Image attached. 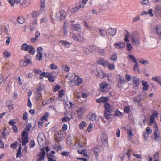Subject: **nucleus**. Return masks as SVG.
Wrapping results in <instances>:
<instances>
[{
  "label": "nucleus",
  "mask_w": 161,
  "mask_h": 161,
  "mask_svg": "<svg viewBox=\"0 0 161 161\" xmlns=\"http://www.w3.org/2000/svg\"><path fill=\"white\" fill-rule=\"evenodd\" d=\"M72 37L75 41L82 42L84 40L83 34L82 32L75 34H73Z\"/></svg>",
  "instance_id": "obj_1"
},
{
  "label": "nucleus",
  "mask_w": 161,
  "mask_h": 161,
  "mask_svg": "<svg viewBox=\"0 0 161 161\" xmlns=\"http://www.w3.org/2000/svg\"><path fill=\"white\" fill-rule=\"evenodd\" d=\"M64 132L62 130H60L55 133L54 135L55 140L58 142L63 140L64 137Z\"/></svg>",
  "instance_id": "obj_2"
},
{
  "label": "nucleus",
  "mask_w": 161,
  "mask_h": 161,
  "mask_svg": "<svg viewBox=\"0 0 161 161\" xmlns=\"http://www.w3.org/2000/svg\"><path fill=\"white\" fill-rule=\"evenodd\" d=\"M130 37V33L128 31H127L125 39L124 41L125 42H127L126 45V48L129 51H131L132 48V46L131 43H129V38Z\"/></svg>",
  "instance_id": "obj_3"
},
{
  "label": "nucleus",
  "mask_w": 161,
  "mask_h": 161,
  "mask_svg": "<svg viewBox=\"0 0 161 161\" xmlns=\"http://www.w3.org/2000/svg\"><path fill=\"white\" fill-rule=\"evenodd\" d=\"M21 135L22 144L23 146H25L26 144L28 142V134L26 131L24 130L22 132Z\"/></svg>",
  "instance_id": "obj_4"
},
{
  "label": "nucleus",
  "mask_w": 161,
  "mask_h": 161,
  "mask_svg": "<svg viewBox=\"0 0 161 161\" xmlns=\"http://www.w3.org/2000/svg\"><path fill=\"white\" fill-rule=\"evenodd\" d=\"M154 129L153 131V135L154 136V139L156 141H158L160 139V134L159 132L158 125L155 123Z\"/></svg>",
  "instance_id": "obj_5"
},
{
  "label": "nucleus",
  "mask_w": 161,
  "mask_h": 161,
  "mask_svg": "<svg viewBox=\"0 0 161 161\" xmlns=\"http://www.w3.org/2000/svg\"><path fill=\"white\" fill-rule=\"evenodd\" d=\"M84 52L86 55H89L95 51L96 48L94 46L84 47H82Z\"/></svg>",
  "instance_id": "obj_6"
},
{
  "label": "nucleus",
  "mask_w": 161,
  "mask_h": 161,
  "mask_svg": "<svg viewBox=\"0 0 161 161\" xmlns=\"http://www.w3.org/2000/svg\"><path fill=\"white\" fill-rule=\"evenodd\" d=\"M66 12L64 10H62L57 13L56 15V18L58 20H64L65 17Z\"/></svg>",
  "instance_id": "obj_7"
},
{
  "label": "nucleus",
  "mask_w": 161,
  "mask_h": 161,
  "mask_svg": "<svg viewBox=\"0 0 161 161\" xmlns=\"http://www.w3.org/2000/svg\"><path fill=\"white\" fill-rule=\"evenodd\" d=\"M45 135L43 133H40L37 137V141L39 145L40 146H43L44 144Z\"/></svg>",
  "instance_id": "obj_8"
},
{
  "label": "nucleus",
  "mask_w": 161,
  "mask_h": 161,
  "mask_svg": "<svg viewBox=\"0 0 161 161\" xmlns=\"http://www.w3.org/2000/svg\"><path fill=\"white\" fill-rule=\"evenodd\" d=\"M81 3L80 2L76 3L75 7L71 10V12L72 13H75L78 11L80 8H84L85 6H84V5H82Z\"/></svg>",
  "instance_id": "obj_9"
},
{
  "label": "nucleus",
  "mask_w": 161,
  "mask_h": 161,
  "mask_svg": "<svg viewBox=\"0 0 161 161\" xmlns=\"http://www.w3.org/2000/svg\"><path fill=\"white\" fill-rule=\"evenodd\" d=\"M45 151L44 149L41 150V152L36 156V158L37 159V161H42L44 159V155L45 154Z\"/></svg>",
  "instance_id": "obj_10"
},
{
  "label": "nucleus",
  "mask_w": 161,
  "mask_h": 161,
  "mask_svg": "<svg viewBox=\"0 0 161 161\" xmlns=\"http://www.w3.org/2000/svg\"><path fill=\"white\" fill-rule=\"evenodd\" d=\"M108 86V84L107 81L101 83L99 85L100 91L103 92L106 91Z\"/></svg>",
  "instance_id": "obj_11"
},
{
  "label": "nucleus",
  "mask_w": 161,
  "mask_h": 161,
  "mask_svg": "<svg viewBox=\"0 0 161 161\" xmlns=\"http://www.w3.org/2000/svg\"><path fill=\"white\" fill-rule=\"evenodd\" d=\"M101 140L103 144L105 146H108V138L105 134H102Z\"/></svg>",
  "instance_id": "obj_12"
},
{
  "label": "nucleus",
  "mask_w": 161,
  "mask_h": 161,
  "mask_svg": "<svg viewBox=\"0 0 161 161\" xmlns=\"http://www.w3.org/2000/svg\"><path fill=\"white\" fill-rule=\"evenodd\" d=\"M55 153V151H52L51 152V153L47 154L48 161H56V157L54 155Z\"/></svg>",
  "instance_id": "obj_13"
},
{
  "label": "nucleus",
  "mask_w": 161,
  "mask_h": 161,
  "mask_svg": "<svg viewBox=\"0 0 161 161\" xmlns=\"http://www.w3.org/2000/svg\"><path fill=\"white\" fill-rule=\"evenodd\" d=\"M154 12L157 16H161V5H157L155 7Z\"/></svg>",
  "instance_id": "obj_14"
},
{
  "label": "nucleus",
  "mask_w": 161,
  "mask_h": 161,
  "mask_svg": "<svg viewBox=\"0 0 161 161\" xmlns=\"http://www.w3.org/2000/svg\"><path fill=\"white\" fill-rule=\"evenodd\" d=\"M133 86L135 87L138 86L140 85V79L135 76L132 77Z\"/></svg>",
  "instance_id": "obj_15"
},
{
  "label": "nucleus",
  "mask_w": 161,
  "mask_h": 161,
  "mask_svg": "<svg viewBox=\"0 0 161 161\" xmlns=\"http://www.w3.org/2000/svg\"><path fill=\"white\" fill-rule=\"evenodd\" d=\"M86 111V109L84 107H81L78 108L76 111L78 115V117L81 116Z\"/></svg>",
  "instance_id": "obj_16"
},
{
  "label": "nucleus",
  "mask_w": 161,
  "mask_h": 161,
  "mask_svg": "<svg viewBox=\"0 0 161 161\" xmlns=\"http://www.w3.org/2000/svg\"><path fill=\"white\" fill-rule=\"evenodd\" d=\"M108 99L107 97H101L99 99H96V102L99 103H106Z\"/></svg>",
  "instance_id": "obj_17"
},
{
  "label": "nucleus",
  "mask_w": 161,
  "mask_h": 161,
  "mask_svg": "<svg viewBox=\"0 0 161 161\" xmlns=\"http://www.w3.org/2000/svg\"><path fill=\"white\" fill-rule=\"evenodd\" d=\"M127 134L128 139L129 140H131L132 137L134 136V134L132 132V130L131 128H129L127 129Z\"/></svg>",
  "instance_id": "obj_18"
},
{
  "label": "nucleus",
  "mask_w": 161,
  "mask_h": 161,
  "mask_svg": "<svg viewBox=\"0 0 161 161\" xmlns=\"http://www.w3.org/2000/svg\"><path fill=\"white\" fill-rule=\"evenodd\" d=\"M101 147L97 146L93 148V152L95 156L97 157L101 152Z\"/></svg>",
  "instance_id": "obj_19"
},
{
  "label": "nucleus",
  "mask_w": 161,
  "mask_h": 161,
  "mask_svg": "<svg viewBox=\"0 0 161 161\" xmlns=\"http://www.w3.org/2000/svg\"><path fill=\"white\" fill-rule=\"evenodd\" d=\"M105 111L111 112L112 111V108L110 104L108 103H106L104 105Z\"/></svg>",
  "instance_id": "obj_20"
},
{
  "label": "nucleus",
  "mask_w": 161,
  "mask_h": 161,
  "mask_svg": "<svg viewBox=\"0 0 161 161\" xmlns=\"http://www.w3.org/2000/svg\"><path fill=\"white\" fill-rule=\"evenodd\" d=\"M36 91H39L40 92H43L44 93L46 92L45 90L44 89V85L42 83L39 84L38 87L36 89Z\"/></svg>",
  "instance_id": "obj_21"
},
{
  "label": "nucleus",
  "mask_w": 161,
  "mask_h": 161,
  "mask_svg": "<svg viewBox=\"0 0 161 161\" xmlns=\"http://www.w3.org/2000/svg\"><path fill=\"white\" fill-rule=\"evenodd\" d=\"M72 28L75 31H79L81 30L80 25L78 24H73L72 26Z\"/></svg>",
  "instance_id": "obj_22"
},
{
  "label": "nucleus",
  "mask_w": 161,
  "mask_h": 161,
  "mask_svg": "<svg viewBox=\"0 0 161 161\" xmlns=\"http://www.w3.org/2000/svg\"><path fill=\"white\" fill-rule=\"evenodd\" d=\"M99 33L101 36L104 37L107 35L106 31L101 29H99Z\"/></svg>",
  "instance_id": "obj_23"
},
{
  "label": "nucleus",
  "mask_w": 161,
  "mask_h": 161,
  "mask_svg": "<svg viewBox=\"0 0 161 161\" xmlns=\"http://www.w3.org/2000/svg\"><path fill=\"white\" fill-rule=\"evenodd\" d=\"M108 63L107 61L103 59H100L98 61V63L104 66H107L108 64Z\"/></svg>",
  "instance_id": "obj_24"
},
{
  "label": "nucleus",
  "mask_w": 161,
  "mask_h": 161,
  "mask_svg": "<svg viewBox=\"0 0 161 161\" xmlns=\"http://www.w3.org/2000/svg\"><path fill=\"white\" fill-rule=\"evenodd\" d=\"M152 80L157 81L161 86V77L158 76L153 77Z\"/></svg>",
  "instance_id": "obj_25"
},
{
  "label": "nucleus",
  "mask_w": 161,
  "mask_h": 161,
  "mask_svg": "<svg viewBox=\"0 0 161 161\" xmlns=\"http://www.w3.org/2000/svg\"><path fill=\"white\" fill-rule=\"evenodd\" d=\"M97 75L101 78L103 79L106 77L105 74L102 70H99L97 72Z\"/></svg>",
  "instance_id": "obj_26"
},
{
  "label": "nucleus",
  "mask_w": 161,
  "mask_h": 161,
  "mask_svg": "<svg viewBox=\"0 0 161 161\" xmlns=\"http://www.w3.org/2000/svg\"><path fill=\"white\" fill-rule=\"evenodd\" d=\"M132 44L134 45L137 46V45H138V44L139 43V39L136 38L134 37H133L132 38Z\"/></svg>",
  "instance_id": "obj_27"
},
{
  "label": "nucleus",
  "mask_w": 161,
  "mask_h": 161,
  "mask_svg": "<svg viewBox=\"0 0 161 161\" xmlns=\"http://www.w3.org/2000/svg\"><path fill=\"white\" fill-rule=\"evenodd\" d=\"M142 85L143 86L142 89L143 90H147L149 88V85L147 84V81H144V80H142Z\"/></svg>",
  "instance_id": "obj_28"
},
{
  "label": "nucleus",
  "mask_w": 161,
  "mask_h": 161,
  "mask_svg": "<svg viewBox=\"0 0 161 161\" xmlns=\"http://www.w3.org/2000/svg\"><path fill=\"white\" fill-rule=\"evenodd\" d=\"M28 51L31 55H34L35 53V50L34 48L33 47L30 45H29Z\"/></svg>",
  "instance_id": "obj_29"
},
{
  "label": "nucleus",
  "mask_w": 161,
  "mask_h": 161,
  "mask_svg": "<svg viewBox=\"0 0 161 161\" xmlns=\"http://www.w3.org/2000/svg\"><path fill=\"white\" fill-rule=\"evenodd\" d=\"M108 31V34L112 36L114 35L116 33V30L115 29L110 28Z\"/></svg>",
  "instance_id": "obj_30"
},
{
  "label": "nucleus",
  "mask_w": 161,
  "mask_h": 161,
  "mask_svg": "<svg viewBox=\"0 0 161 161\" xmlns=\"http://www.w3.org/2000/svg\"><path fill=\"white\" fill-rule=\"evenodd\" d=\"M45 0H40L41 10L42 12L44 11L45 6Z\"/></svg>",
  "instance_id": "obj_31"
},
{
  "label": "nucleus",
  "mask_w": 161,
  "mask_h": 161,
  "mask_svg": "<svg viewBox=\"0 0 161 161\" xmlns=\"http://www.w3.org/2000/svg\"><path fill=\"white\" fill-rule=\"evenodd\" d=\"M60 43H62L64 46L65 47H69L70 46V43L65 41L61 40L59 41Z\"/></svg>",
  "instance_id": "obj_32"
},
{
  "label": "nucleus",
  "mask_w": 161,
  "mask_h": 161,
  "mask_svg": "<svg viewBox=\"0 0 161 161\" xmlns=\"http://www.w3.org/2000/svg\"><path fill=\"white\" fill-rule=\"evenodd\" d=\"M29 47V45H28L26 43L23 44L21 46V50L25 51H28Z\"/></svg>",
  "instance_id": "obj_33"
},
{
  "label": "nucleus",
  "mask_w": 161,
  "mask_h": 161,
  "mask_svg": "<svg viewBox=\"0 0 161 161\" xmlns=\"http://www.w3.org/2000/svg\"><path fill=\"white\" fill-rule=\"evenodd\" d=\"M42 93L39 91H36V100L38 101L39 100L41 99Z\"/></svg>",
  "instance_id": "obj_34"
},
{
  "label": "nucleus",
  "mask_w": 161,
  "mask_h": 161,
  "mask_svg": "<svg viewBox=\"0 0 161 161\" xmlns=\"http://www.w3.org/2000/svg\"><path fill=\"white\" fill-rule=\"evenodd\" d=\"M155 29L156 30L157 34H158L159 37V36L161 35V26H156L155 27Z\"/></svg>",
  "instance_id": "obj_35"
},
{
  "label": "nucleus",
  "mask_w": 161,
  "mask_h": 161,
  "mask_svg": "<svg viewBox=\"0 0 161 161\" xmlns=\"http://www.w3.org/2000/svg\"><path fill=\"white\" fill-rule=\"evenodd\" d=\"M77 152L79 154H83L85 157H87V153L85 149H83L82 150L78 149L77 150Z\"/></svg>",
  "instance_id": "obj_36"
},
{
  "label": "nucleus",
  "mask_w": 161,
  "mask_h": 161,
  "mask_svg": "<svg viewBox=\"0 0 161 161\" xmlns=\"http://www.w3.org/2000/svg\"><path fill=\"white\" fill-rule=\"evenodd\" d=\"M116 79L117 80V81L118 82L117 84V87L120 88V86H121V83L120 82L121 81V76L120 75H117L116 76Z\"/></svg>",
  "instance_id": "obj_37"
},
{
  "label": "nucleus",
  "mask_w": 161,
  "mask_h": 161,
  "mask_svg": "<svg viewBox=\"0 0 161 161\" xmlns=\"http://www.w3.org/2000/svg\"><path fill=\"white\" fill-rule=\"evenodd\" d=\"M3 54L4 57L6 58H8L11 56V53L8 52L7 51H5L3 52Z\"/></svg>",
  "instance_id": "obj_38"
},
{
  "label": "nucleus",
  "mask_w": 161,
  "mask_h": 161,
  "mask_svg": "<svg viewBox=\"0 0 161 161\" xmlns=\"http://www.w3.org/2000/svg\"><path fill=\"white\" fill-rule=\"evenodd\" d=\"M110 60L114 61H116L117 60V53H114L110 56Z\"/></svg>",
  "instance_id": "obj_39"
},
{
  "label": "nucleus",
  "mask_w": 161,
  "mask_h": 161,
  "mask_svg": "<svg viewBox=\"0 0 161 161\" xmlns=\"http://www.w3.org/2000/svg\"><path fill=\"white\" fill-rule=\"evenodd\" d=\"M111 113L107 111L104 112V116L107 119H109L111 117V115L110 113Z\"/></svg>",
  "instance_id": "obj_40"
},
{
  "label": "nucleus",
  "mask_w": 161,
  "mask_h": 161,
  "mask_svg": "<svg viewBox=\"0 0 161 161\" xmlns=\"http://www.w3.org/2000/svg\"><path fill=\"white\" fill-rule=\"evenodd\" d=\"M17 21L19 24H23L25 22V20L24 18L23 17H18Z\"/></svg>",
  "instance_id": "obj_41"
},
{
  "label": "nucleus",
  "mask_w": 161,
  "mask_h": 161,
  "mask_svg": "<svg viewBox=\"0 0 161 161\" xmlns=\"http://www.w3.org/2000/svg\"><path fill=\"white\" fill-rule=\"evenodd\" d=\"M36 59L38 61H40L42 59V53L40 52H37V54L36 55Z\"/></svg>",
  "instance_id": "obj_42"
},
{
  "label": "nucleus",
  "mask_w": 161,
  "mask_h": 161,
  "mask_svg": "<svg viewBox=\"0 0 161 161\" xmlns=\"http://www.w3.org/2000/svg\"><path fill=\"white\" fill-rule=\"evenodd\" d=\"M87 125L85 121L81 122L79 125V128L80 129H82L84 127Z\"/></svg>",
  "instance_id": "obj_43"
},
{
  "label": "nucleus",
  "mask_w": 161,
  "mask_h": 161,
  "mask_svg": "<svg viewBox=\"0 0 161 161\" xmlns=\"http://www.w3.org/2000/svg\"><path fill=\"white\" fill-rule=\"evenodd\" d=\"M153 158L155 161H158L159 158L158 152L155 153L153 155Z\"/></svg>",
  "instance_id": "obj_44"
},
{
  "label": "nucleus",
  "mask_w": 161,
  "mask_h": 161,
  "mask_svg": "<svg viewBox=\"0 0 161 161\" xmlns=\"http://www.w3.org/2000/svg\"><path fill=\"white\" fill-rule=\"evenodd\" d=\"M108 68L110 70H114V69L115 66L114 64H108L107 65Z\"/></svg>",
  "instance_id": "obj_45"
},
{
  "label": "nucleus",
  "mask_w": 161,
  "mask_h": 161,
  "mask_svg": "<svg viewBox=\"0 0 161 161\" xmlns=\"http://www.w3.org/2000/svg\"><path fill=\"white\" fill-rule=\"evenodd\" d=\"M139 61V62L142 64H149V63L147 61L143 59L142 58H141Z\"/></svg>",
  "instance_id": "obj_46"
},
{
  "label": "nucleus",
  "mask_w": 161,
  "mask_h": 161,
  "mask_svg": "<svg viewBox=\"0 0 161 161\" xmlns=\"http://www.w3.org/2000/svg\"><path fill=\"white\" fill-rule=\"evenodd\" d=\"M62 69L64 71L68 72L69 70V68L67 65H65L62 66Z\"/></svg>",
  "instance_id": "obj_47"
},
{
  "label": "nucleus",
  "mask_w": 161,
  "mask_h": 161,
  "mask_svg": "<svg viewBox=\"0 0 161 161\" xmlns=\"http://www.w3.org/2000/svg\"><path fill=\"white\" fill-rule=\"evenodd\" d=\"M128 57L130 59H131L134 63H136V60L134 56L132 55H128Z\"/></svg>",
  "instance_id": "obj_48"
},
{
  "label": "nucleus",
  "mask_w": 161,
  "mask_h": 161,
  "mask_svg": "<svg viewBox=\"0 0 161 161\" xmlns=\"http://www.w3.org/2000/svg\"><path fill=\"white\" fill-rule=\"evenodd\" d=\"M90 119L91 120L94 121L96 119V115L94 113L92 114L90 117Z\"/></svg>",
  "instance_id": "obj_49"
},
{
  "label": "nucleus",
  "mask_w": 161,
  "mask_h": 161,
  "mask_svg": "<svg viewBox=\"0 0 161 161\" xmlns=\"http://www.w3.org/2000/svg\"><path fill=\"white\" fill-rule=\"evenodd\" d=\"M20 66L22 67L26 66L28 65L25 61H24V60H21L20 62Z\"/></svg>",
  "instance_id": "obj_50"
},
{
  "label": "nucleus",
  "mask_w": 161,
  "mask_h": 161,
  "mask_svg": "<svg viewBox=\"0 0 161 161\" xmlns=\"http://www.w3.org/2000/svg\"><path fill=\"white\" fill-rule=\"evenodd\" d=\"M31 127V124L29 123L26 125L25 130L27 131H29L30 130V128Z\"/></svg>",
  "instance_id": "obj_51"
},
{
  "label": "nucleus",
  "mask_w": 161,
  "mask_h": 161,
  "mask_svg": "<svg viewBox=\"0 0 161 161\" xmlns=\"http://www.w3.org/2000/svg\"><path fill=\"white\" fill-rule=\"evenodd\" d=\"M64 91L63 90H61L58 92V98H61L64 94Z\"/></svg>",
  "instance_id": "obj_52"
},
{
  "label": "nucleus",
  "mask_w": 161,
  "mask_h": 161,
  "mask_svg": "<svg viewBox=\"0 0 161 161\" xmlns=\"http://www.w3.org/2000/svg\"><path fill=\"white\" fill-rule=\"evenodd\" d=\"M50 67L52 69H58L57 66L54 64H52L50 65Z\"/></svg>",
  "instance_id": "obj_53"
},
{
  "label": "nucleus",
  "mask_w": 161,
  "mask_h": 161,
  "mask_svg": "<svg viewBox=\"0 0 161 161\" xmlns=\"http://www.w3.org/2000/svg\"><path fill=\"white\" fill-rule=\"evenodd\" d=\"M18 142H16L10 145V147L11 148H13L14 149H15L18 146Z\"/></svg>",
  "instance_id": "obj_54"
},
{
  "label": "nucleus",
  "mask_w": 161,
  "mask_h": 161,
  "mask_svg": "<svg viewBox=\"0 0 161 161\" xmlns=\"http://www.w3.org/2000/svg\"><path fill=\"white\" fill-rule=\"evenodd\" d=\"M152 130L150 129V127H147L146 128V132L147 134L148 135L151 134V133L152 132Z\"/></svg>",
  "instance_id": "obj_55"
},
{
  "label": "nucleus",
  "mask_w": 161,
  "mask_h": 161,
  "mask_svg": "<svg viewBox=\"0 0 161 161\" xmlns=\"http://www.w3.org/2000/svg\"><path fill=\"white\" fill-rule=\"evenodd\" d=\"M50 74L47 73L42 72V73L40 75H42V76L45 77L47 78L49 76Z\"/></svg>",
  "instance_id": "obj_56"
},
{
  "label": "nucleus",
  "mask_w": 161,
  "mask_h": 161,
  "mask_svg": "<svg viewBox=\"0 0 161 161\" xmlns=\"http://www.w3.org/2000/svg\"><path fill=\"white\" fill-rule=\"evenodd\" d=\"M130 111V107L129 106H126L124 108V111L125 113L128 114Z\"/></svg>",
  "instance_id": "obj_57"
},
{
  "label": "nucleus",
  "mask_w": 161,
  "mask_h": 161,
  "mask_svg": "<svg viewBox=\"0 0 161 161\" xmlns=\"http://www.w3.org/2000/svg\"><path fill=\"white\" fill-rule=\"evenodd\" d=\"M92 126L93 124L92 123H90L89 125H88L87 129V130L89 132H90L92 130Z\"/></svg>",
  "instance_id": "obj_58"
},
{
  "label": "nucleus",
  "mask_w": 161,
  "mask_h": 161,
  "mask_svg": "<svg viewBox=\"0 0 161 161\" xmlns=\"http://www.w3.org/2000/svg\"><path fill=\"white\" fill-rule=\"evenodd\" d=\"M125 78L126 80L128 81H131L132 79V77L131 75L127 74L125 75Z\"/></svg>",
  "instance_id": "obj_59"
},
{
  "label": "nucleus",
  "mask_w": 161,
  "mask_h": 161,
  "mask_svg": "<svg viewBox=\"0 0 161 161\" xmlns=\"http://www.w3.org/2000/svg\"><path fill=\"white\" fill-rule=\"evenodd\" d=\"M35 146V143L33 140H31L29 144V147L30 148H33Z\"/></svg>",
  "instance_id": "obj_60"
},
{
  "label": "nucleus",
  "mask_w": 161,
  "mask_h": 161,
  "mask_svg": "<svg viewBox=\"0 0 161 161\" xmlns=\"http://www.w3.org/2000/svg\"><path fill=\"white\" fill-rule=\"evenodd\" d=\"M146 98V96L142 94H140L139 96V98H140V101L143 100L145 99Z\"/></svg>",
  "instance_id": "obj_61"
},
{
  "label": "nucleus",
  "mask_w": 161,
  "mask_h": 161,
  "mask_svg": "<svg viewBox=\"0 0 161 161\" xmlns=\"http://www.w3.org/2000/svg\"><path fill=\"white\" fill-rule=\"evenodd\" d=\"M115 47L118 49H120L121 48V43L120 42L115 43L114 44Z\"/></svg>",
  "instance_id": "obj_62"
},
{
  "label": "nucleus",
  "mask_w": 161,
  "mask_h": 161,
  "mask_svg": "<svg viewBox=\"0 0 161 161\" xmlns=\"http://www.w3.org/2000/svg\"><path fill=\"white\" fill-rule=\"evenodd\" d=\"M33 71L35 73L38 74H39L42 72V71L40 69H33Z\"/></svg>",
  "instance_id": "obj_63"
},
{
  "label": "nucleus",
  "mask_w": 161,
  "mask_h": 161,
  "mask_svg": "<svg viewBox=\"0 0 161 161\" xmlns=\"http://www.w3.org/2000/svg\"><path fill=\"white\" fill-rule=\"evenodd\" d=\"M39 15V13L37 11L34 12L32 14V16L34 18H36L38 17Z\"/></svg>",
  "instance_id": "obj_64"
}]
</instances>
